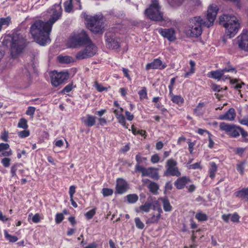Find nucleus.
I'll return each mask as SVG.
<instances>
[{
  "mask_svg": "<svg viewBox=\"0 0 248 248\" xmlns=\"http://www.w3.org/2000/svg\"><path fill=\"white\" fill-rule=\"evenodd\" d=\"M62 11L61 4H55L47 11L50 18L46 22L38 20L31 26L30 32L37 43L44 46L50 43L49 34L52 26L62 17Z\"/></svg>",
  "mask_w": 248,
  "mask_h": 248,
  "instance_id": "nucleus-1",
  "label": "nucleus"
},
{
  "mask_svg": "<svg viewBox=\"0 0 248 248\" xmlns=\"http://www.w3.org/2000/svg\"><path fill=\"white\" fill-rule=\"evenodd\" d=\"M68 44L69 47L72 48L86 46L83 50L77 54L76 58L78 60L90 58L94 56L96 52V46L93 43L89 35L84 30L70 37Z\"/></svg>",
  "mask_w": 248,
  "mask_h": 248,
  "instance_id": "nucleus-2",
  "label": "nucleus"
},
{
  "mask_svg": "<svg viewBox=\"0 0 248 248\" xmlns=\"http://www.w3.org/2000/svg\"><path fill=\"white\" fill-rule=\"evenodd\" d=\"M218 11V8L215 4H211L207 10L206 21H203L201 17H195L190 21V35L197 37L202 32V25L208 28L213 26Z\"/></svg>",
  "mask_w": 248,
  "mask_h": 248,
  "instance_id": "nucleus-3",
  "label": "nucleus"
},
{
  "mask_svg": "<svg viewBox=\"0 0 248 248\" xmlns=\"http://www.w3.org/2000/svg\"><path fill=\"white\" fill-rule=\"evenodd\" d=\"M25 43L22 35L14 32L6 35L2 42L3 45L11 47L12 55L21 53L24 47Z\"/></svg>",
  "mask_w": 248,
  "mask_h": 248,
  "instance_id": "nucleus-4",
  "label": "nucleus"
},
{
  "mask_svg": "<svg viewBox=\"0 0 248 248\" xmlns=\"http://www.w3.org/2000/svg\"><path fill=\"white\" fill-rule=\"evenodd\" d=\"M219 22L225 28L227 36L230 38L234 37L240 28L238 19L232 15L223 14L219 17Z\"/></svg>",
  "mask_w": 248,
  "mask_h": 248,
  "instance_id": "nucleus-5",
  "label": "nucleus"
},
{
  "mask_svg": "<svg viewBox=\"0 0 248 248\" xmlns=\"http://www.w3.org/2000/svg\"><path fill=\"white\" fill-rule=\"evenodd\" d=\"M145 14L151 20L155 21L164 20L163 13L160 11L158 0H151L149 7L145 11Z\"/></svg>",
  "mask_w": 248,
  "mask_h": 248,
  "instance_id": "nucleus-6",
  "label": "nucleus"
},
{
  "mask_svg": "<svg viewBox=\"0 0 248 248\" xmlns=\"http://www.w3.org/2000/svg\"><path fill=\"white\" fill-rule=\"evenodd\" d=\"M87 28L95 33H102L104 28V18L102 14L91 16L87 20Z\"/></svg>",
  "mask_w": 248,
  "mask_h": 248,
  "instance_id": "nucleus-7",
  "label": "nucleus"
},
{
  "mask_svg": "<svg viewBox=\"0 0 248 248\" xmlns=\"http://www.w3.org/2000/svg\"><path fill=\"white\" fill-rule=\"evenodd\" d=\"M219 128L221 131H225L232 138H237L238 137L241 131V128L240 127L224 122L220 124Z\"/></svg>",
  "mask_w": 248,
  "mask_h": 248,
  "instance_id": "nucleus-8",
  "label": "nucleus"
},
{
  "mask_svg": "<svg viewBox=\"0 0 248 248\" xmlns=\"http://www.w3.org/2000/svg\"><path fill=\"white\" fill-rule=\"evenodd\" d=\"M69 78V73L67 72H57L53 71L50 73L51 83L54 87H57Z\"/></svg>",
  "mask_w": 248,
  "mask_h": 248,
  "instance_id": "nucleus-9",
  "label": "nucleus"
},
{
  "mask_svg": "<svg viewBox=\"0 0 248 248\" xmlns=\"http://www.w3.org/2000/svg\"><path fill=\"white\" fill-rule=\"evenodd\" d=\"M158 171V169L154 167L146 168L143 166H138V171L141 173L142 176H148L155 180L159 178Z\"/></svg>",
  "mask_w": 248,
  "mask_h": 248,
  "instance_id": "nucleus-10",
  "label": "nucleus"
},
{
  "mask_svg": "<svg viewBox=\"0 0 248 248\" xmlns=\"http://www.w3.org/2000/svg\"><path fill=\"white\" fill-rule=\"evenodd\" d=\"M177 162L172 158L168 160L166 162L167 169L164 172V175L169 174L171 176H180L181 172L177 167Z\"/></svg>",
  "mask_w": 248,
  "mask_h": 248,
  "instance_id": "nucleus-11",
  "label": "nucleus"
},
{
  "mask_svg": "<svg viewBox=\"0 0 248 248\" xmlns=\"http://www.w3.org/2000/svg\"><path fill=\"white\" fill-rule=\"evenodd\" d=\"M237 44L239 48L245 51H248V31L243 30L237 37Z\"/></svg>",
  "mask_w": 248,
  "mask_h": 248,
  "instance_id": "nucleus-12",
  "label": "nucleus"
},
{
  "mask_svg": "<svg viewBox=\"0 0 248 248\" xmlns=\"http://www.w3.org/2000/svg\"><path fill=\"white\" fill-rule=\"evenodd\" d=\"M105 38L107 46L109 48L115 49L119 48V41L112 33L107 32L105 34Z\"/></svg>",
  "mask_w": 248,
  "mask_h": 248,
  "instance_id": "nucleus-13",
  "label": "nucleus"
},
{
  "mask_svg": "<svg viewBox=\"0 0 248 248\" xmlns=\"http://www.w3.org/2000/svg\"><path fill=\"white\" fill-rule=\"evenodd\" d=\"M158 32L164 38H166L170 42L174 41L176 40L175 31L173 28L158 29Z\"/></svg>",
  "mask_w": 248,
  "mask_h": 248,
  "instance_id": "nucleus-14",
  "label": "nucleus"
},
{
  "mask_svg": "<svg viewBox=\"0 0 248 248\" xmlns=\"http://www.w3.org/2000/svg\"><path fill=\"white\" fill-rule=\"evenodd\" d=\"M128 188L127 182L122 178H118L116 181V192L122 194L125 192Z\"/></svg>",
  "mask_w": 248,
  "mask_h": 248,
  "instance_id": "nucleus-15",
  "label": "nucleus"
},
{
  "mask_svg": "<svg viewBox=\"0 0 248 248\" xmlns=\"http://www.w3.org/2000/svg\"><path fill=\"white\" fill-rule=\"evenodd\" d=\"M166 64H163L162 61L159 59H155L153 62L146 64L145 69L146 70L150 69H164L166 67Z\"/></svg>",
  "mask_w": 248,
  "mask_h": 248,
  "instance_id": "nucleus-16",
  "label": "nucleus"
},
{
  "mask_svg": "<svg viewBox=\"0 0 248 248\" xmlns=\"http://www.w3.org/2000/svg\"><path fill=\"white\" fill-rule=\"evenodd\" d=\"M191 182V180L186 176L178 178L174 182V186L178 189H183L186 185Z\"/></svg>",
  "mask_w": 248,
  "mask_h": 248,
  "instance_id": "nucleus-17",
  "label": "nucleus"
},
{
  "mask_svg": "<svg viewBox=\"0 0 248 248\" xmlns=\"http://www.w3.org/2000/svg\"><path fill=\"white\" fill-rule=\"evenodd\" d=\"M236 116V113L233 108H230L225 114L220 115L219 119L221 120L233 121Z\"/></svg>",
  "mask_w": 248,
  "mask_h": 248,
  "instance_id": "nucleus-18",
  "label": "nucleus"
},
{
  "mask_svg": "<svg viewBox=\"0 0 248 248\" xmlns=\"http://www.w3.org/2000/svg\"><path fill=\"white\" fill-rule=\"evenodd\" d=\"M96 117L91 115H87L86 118L83 117L81 118L82 122L86 126L92 127L95 124Z\"/></svg>",
  "mask_w": 248,
  "mask_h": 248,
  "instance_id": "nucleus-19",
  "label": "nucleus"
},
{
  "mask_svg": "<svg viewBox=\"0 0 248 248\" xmlns=\"http://www.w3.org/2000/svg\"><path fill=\"white\" fill-rule=\"evenodd\" d=\"M209 165L210 168L208 170L209 177L213 179L215 176V173L217 171V167L214 162H211Z\"/></svg>",
  "mask_w": 248,
  "mask_h": 248,
  "instance_id": "nucleus-20",
  "label": "nucleus"
},
{
  "mask_svg": "<svg viewBox=\"0 0 248 248\" xmlns=\"http://www.w3.org/2000/svg\"><path fill=\"white\" fill-rule=\"evenodd\" d=\"M235 196L242 199H246L248 194V187L244 188L241 190L236 191L234 193Z\"/></svg>",
  "mask_w": 248,
  "mask_h": 248,
  "instance_id": "nucleus-21",
  "label": "nucleus"
},
{
  "mask_svg": "<svg viewBox=\"0 0 248 248\" xmlns=\"http://www.w3.org/2000/svg\"><path fill=\"white\" fill-rule=\"evenodd\" d=\"M223 80H225L226 79H230V83L232 85H235L234 86V88L235 89H239L242 88V85H244L243 82L242 84H240L238 83V80L234 78H230L228 76H223L222 77Z\"/></svg>",
  "mask_w": 248,
  "mask_h": 248,
  "instance_id": "nucleus-22",
  "label": "nucleus"
},
{
  "mask_svg": "<svg viewBox=\"0 0 248 248\" xmlns=\"http://www.w3.org/2000/svg\"><path fill=\"white\" fill-rule=\"evenodd\" d=\"M151 217H149L146 221V223L147 224H157L158 223L159 219L161 217H160V214H153L151 215Z\"/></svg>",
  "mask_w": 248,
  "mask_h": 248,
  "instance_id": "nucleus-23",
  "label": "nucleus"
},
{
  "mask_svg": "<svg viewBox=\"0 0 248 248\" xmlns=\"http://www.w3.org/2000/svg\"><path fill=\"white\" fill-rule=\"evenodd\" d=\"M222 76L223 75L220 70L212 71L208 74L209 77L218 80H220Z\"/></svg>",
  "mask_w": 248,
  "mask_h": 248,
  "instance_id": "nucleus-24",
  "label": "nucleus"
},
{
  "mask_svg": "<svg viewBox=\"0 0 248 248\" xmlns=\"http://www.w3.org/2000/svg\"><path fill=\"white\" fill-rule=\"evenodd\" d=\"M160 200L162 202L163 207L165 211L170 212L172 210V206L169 200L166 198H161Z\"/></svg>",
  "mask_w": 248,
  "mask_h": 248,
  "instance_id": "nucleus-25",
  "label": "nucleus"
},
{
  "mask_svg": "<svg viewBox=\"0 0 248 248\" xmlns=\"http://www.w3.org/2000/svg\"><path fill=\"white\" fill-rule=\"evenodd\" d=\"M171 100L174 103L177 105H182L184 103V100L180 95H176L173 94L170 95Z\"/></svg>",
  "mask_w": 248,
  "mask_h": 248,
  "instance_id": "nucleus-26",
  "label": "nucleus"
},
{
  "mask_svg": "<svg viewBox=\"0 0 248 248\" xmlns=\"http://www.w3.org/2000/svg\"><path fill=\"white\" fill-rule=\"evenodd\" d=\"M125 198L126 199L128 203L133 204L138 201L139 197L136 194H132L126 195Z\"/></svg>",
  "mask_w": 248,
  "mask_h": 248,
  "instance_id": "nucleus-27",
  "label": "nucleus"
},
{
  "mask_svg": "<svg viewBox=\"0 0 248 248\" xmlns=\"http://www.w3.org/2000/svg\"><path fill=\"white\" fill-rule=\"evenodd\" d=\"M148 187L150 191L155 194L157 193L158 190L159 189L158 185L154 182H150L148 186Z\"/></svg>",
  "mask_w": 248,
  "mask_h": 248,
  "instance_id": "nucleus-28",
  "label": "nucleus"
},
{
  "mask_svg": "<svg viewBox=\"0 0 248 248\" xmlns=\"http://www.w3.org/2000/svg\"><path fill=\"white\" fill-rule=\"evenodd\" d=\"M204 106V104L203 102H200L196 108L194 109V113L197 116H202L203 114L202 111V108Z\"/></svg>",
  "mask_w": 248,
  "mask_h": 248,
  "instance_id": "nucleus-29",
  "label": "nucleus"
},
{
  "mask_svg": "<svg viewBox=\"0 0 248 248\" xmlns=\"http://www.w3.org/2000/svg\"><path fill=\"white\" fill-rule=\"evenodd\" d=\"M11 18L8 16L6 18L2 17L0 18V31L1 30L3 26H8L11 23Z\"/></svg>",
  "mask_w": 248,
  "mask_h": 248,
  "instance_id": "nucleus-30",
  "label": "nucleus"
},
{
  "mask_svg": "<svg viewBox=\"0 0 248 248\" xmlns=\"http://www.w3.org/2000/svg\"><path fill=\"white\" fill-rule=\"evenodd\" d=\"M147 160V158L145 157H142L140 154H138L136 156V160L137 161V164L135 166V170L138 171V166H140V164L142 163L143 161H146Z\"/></svg>",
  "mask_w": 248,
  "mask_h": 248,
  "instance_id": "nucleus-31",
  "label": "nucleus"
},
{
  "mask_svg": "<svg viewBox=\"0 0 248 248\" xmlns=\"http://www.w3.org/2000/svg\"><path fill=\"white\" fill-rule=\"evenodd\" d=\"M4 234L5 237L10 242H16L18 240V238L16 236L9 234L6 230L4 231Z\"/></svg>",
  "mask_w": 248,
  "mask_h": 248,
  "instance_id": "nucleus-32",
  "label": "nucleus"
},
{
  "mask_svg": "<svg viewBox=\"0 0 248 248\" xmlns=\"http://www.w3.org/2000/svg\"><path fill=\"white\" fill-rule=\"evenodd\" d=\"M138 94L141 100L146 99L147 98V93L146 87H142L141 90L139 92Z\"/></svg>",
  "mask_w": 248,
  "mask_h": 248,
  "instance_id": "nucleus-33",
  "label": "nucleus"
},
{
  "mask_svg": "<svg viewBox=\"0 0 248 248\" xmlns=\"http://www.w3.org/2000/svg\"><path fill=\"white\" fill-rule=\"evenodd\" d=\"M63 5L65 12L70 13L72 11L73 8L72 0H69L64 2Z\"/></svg>",
  "mask_w": 248,
  "mask_h": 248,
  "instance_id": "nucleus-34",
  "label": "nucleus"
},
{
  "mask_svg": "<svg viewBox=\"0 0 248 248\" xmlns=\"http://www.w3.org/2000/svg\"><path fill=\"white\" fill-rule=\"evenodd\" d=\"M118 122L119 123L121 124L124 127L126 128H128V124H127L125 122V119L124 116L122 114L120 116H119L117 118Z\"/></svg>",
  "mask_w": 248,
  "mask_h": 248,
  "instance_id": "nucleus-35",
  "label": "nucleus"
},
{
  "mask_svg": "<svg viewBox=\"0 0 248 248\" xmlns=\"http://www.w3.org/2000/svg\"><path fill=\"white\" fill-rule=\"evenodd\" d=\"M18 127L24 129H27L28 127L27 121L24 118L20 119L18 123Z\"/></svg>",
  "mask_w": 248,
  "mask_h": 248,
  "instance_id": "nucleus-36",
  "label": "nucleus"
},
{
  "mask_svg": "<svg viewBox=\"0 0 248 248\" xmlns=\"http://www.w3.org/2000/svg\"><path fill=\"white\" fill-rule=\"evenodd\" d=\"M151 208V203L149 202H145L143 205L140 206V209L145 212H149Z\"/></svg>",
  "mask_w": 248,
  "mask_h": 248,
  "instance_id": "nucleus-37",
  "label": "nucleus"
},
{
  "mask_svg": "<svg viewBox=\"0 0 248 248\" xmlns=\"http://www.w3.org/2000/svg\"><path fill=\"white\" fill-rule=\"evenodd\" d=\"M195 217L200 221H206L208 218L206 214L202 213H197L195 216Z\"/></svg>",
  "mask_w": 248,
  "mask_h": 248,
  "instance_id": "nucleus-38",
  "label": "nucleus"
},
{
  "mask_svg": "<svg viewBox=\"0 0 248 248\" xmlns=\"http://www.w3.org/2000/svg\"><path fill=\"white\" fill-rule=\"evenodd\" d=\"M221 73H222V75H223L225 72H232L234 73L235 74L236 73L237 71L234 67L228 65V67H226L222 70H220Z\"/></svg>",
  "mask_w": 248,
  "mask_h": 248,
  "instance_id": "nucleus-39",
  "label": "nucleus"
},
{
  "mask_svg": "<svg viewBox=\"0 0 248 248\" xmlns=\"http://www.w3.org/2000/svg\"><path fill=\"white\" fill-rule=\"evenodd\" d=\"M113 191L112 189L104 188L102 190V193L104 197H107L112 195Z\"/></svg>",
  "mask_w": 248,
  "mask_h": 248,
  "instance_id": "nucleus-40",
  "label": "nucleus"
},
{
  "mask_svg": "<svg viewBox=\"0 0 248 248\" xmlns=\"http://www.w3.org/2000/svg\"><path fill=\"white\" fill-rule=\"evenodd\" d=\"M96 209L95 208L88 211L85 215L87 219H90L93 218L96 213Z\"/></svg>",
  "mask_w": 248,
  "mask_h": 248,
  "instance_id": "nucleus-41",
  "label": "nucleus"
},
{
  "mask_svg": "<svg viewBox=\"0 0 248 248\" xmlns=\"http://www.w3.org/2000/svg\"><path fill=\"white\" fill-rule=\"evenodd\" d=\"M58 59L59 62L62 63H68L70 62V58L69 56H59Z\"/></svg>",
  "mask_w": 248,
  "mask_h": 248,
  "instance_id": "nucleus-42",
  "label": "nucleus"
},
{
  "mask_svg": "<svg viewBox=\"0 0 248 248\" xmlns=\"http://www.w3.org/2000/svg\"><path fill=\"white\" fill-rule=\"evenodd\" d=\"M135 222L136 227L139 229H142L144 227V224L140 220L139 217H136L135 219Z\"/></svg>",
  "mask_w": 248,
  "mask_h": 248,
  "instance_id": "nucleus-43",
  "label": "nucleus"
},
{
  "mask_svg": "<svg viewBox=\"0 0 248 248\" xmlns=\"http://www.w3.org/2000/svg\"><path fill=\"white\" fill-rule=\"evenodd\" d=\"M10 162L11 159L8 157H4L1 161L2 165L5 168H8L10 166Z\"/></svg>",
  "mask_w": 248,
  "mask_h": 248,
  "instance_id": "nucleus-44",
  "label": "nucleus"
},
{
  "mask_svg": "<svg viewBox=\"0 0 248 248\" xmlns=\"http://www.w3.org/2000/svg\"><path fill=\"white\" fill-rule=\"evenodd\" d=\"M64 217L62 213H58L55 217V222L57 224L60 223L63 219Z\"/></svg>",
  "mask_w": 248,
  "mask_h": 248,
  "instance_id": "nucleus-45",
  "label": "nucleus"
},
{
  "mask_svg": "<svg viewBox=\"0 0 248 248\" xmlns=\"http://www.w3.org/2000/svg\"><path fill=\"white\" fill-rule=\"evenodd\" d=\"M239 218V215L236 213L231 214V220L233 222H238Z\"/></svg>",
  "mask_w": 248,
  "mask_h": 248,
  "instance_id": "nucleus-46",
  "label": "nucleus"
},
{
  "mask_svg": "<svg viewBox=\"0 0 248 248\" xmlns=\"http://www.w3.org/2000/svg\"><path fill=\"white\" fill-rule=\"evenodd\" d=\"M17 166L18 164H14L11 168V173L12 177H15L16 176V171L17 169Z\"/></svg>",
  "mask_w": 248,
  "mask_h": 248,
  "instance_id": "nucleus-47",
  "label": "nucleus"
},
{
  "mask_svg": "<svg viewBox=\"0 0 248 248\" xmlns=\"http://www.w3.org/2000/svg\"><path fill=\"white\" fill-rule=\"evenodd\" d=\"M35 111V108L33 107H29L26 111V114L31 116H33Z\"/></svg>",
  "mask_w": 248,
  "mask_h": 248,
  "instance_id": "nucleus-48",
  "label": "nucleus"
},
{
  "mask_svg": "<svg viewBox=\"0 0 248 248\" xmlns=\"http://www.w3.org/2000/svg\"><path fill=\"white\" fill-rule=\"evenodd\" d=\"M30 135L29 130H23L18 132V136L21 138H24Z\"/></svg>",
  "mask_w": 248,
  "mask_h": 248,
  "instance_id": "nucleus-49",
  "label": "nucleus"
},
{
  "mask_svg": "<svg viewBox=\"0 0 248 248\" xmlns=\"http://www.w3.org/2000/svg\"><path fill=\"white\" fill-rule=\"evenodd\" d=\"M160 157L157 154L153 155L151 158V161L153 164L157 163L159 162Z\"/></svg>",
  "mask_w": 248,
  "mask_h": 248,
  "instance_id": "nucleus-50",
  "label": "nucleus"
},
{
  "mask_svg": "<svg viewBox=\"0 0 248 248\" xmlns=\"http://www.w3.org/2000/svg\"><path fill=\"white\" fill-rule=\"evenodd\" d=\"M73 86L72 84H69L67 85L62 90V93H69L72 91Z\"/></svg>",
  "mask_w": 248,
  "mask_h": 248,
  "instance_id": "nucleus-51",
  "label": "nucleus"
},
{
  "mask_svg": "<svg viewBox=\"0 0 248 248\" xmlns=\"http://www.w3.org/2000/svg\"><path fill=\"white\" fill-rule=\"evenodd\" d=\"M244 163H241L239 164H237L236 166V170L238 171L239 172V173L241 174H243V173H244Z\"/></svg>",
  "mask_w": 248,
  "mask_h": 248,
  "instance_id": "nucleus-52",
  "label": "nucleus"
},
{
  "mask_svg": "<svg viewBox=\"0 0 248 248\" xmlns=\"http://www.w3.org/2000/svg\"><path fill=\"white\" fill-rule=\"evenodd\" d=\"M9 149V145L8 143H0V152Z\"/></svg>",
  "mask_w": 248,
  "mask_h": 248,
  "instance_id": "nucleus-53",
  "label": "nucleus"
},
{
  "mask_svg": "<svg viewBox=\"0 0 248 248\" xmlns=\"http://www.w3.org/2000/svg\"><path fill=\"white\" fill-rule=\"evenodd\" d=\"M1 139L4 141H8V132L4 130L3 133H1L0 136Z\"/></svg>",
  "mask_w": 248,
  "mask_h": 248,
  "instance_id": "nucleus-54",
  "label": "nucleus"
},
{
  "mask_svg": "<svg viewBox=\"0 0 248 248\" xmlns=\"http://www.w3.org/2000/svg\"><path fill=\"white\" fill-rule=\"evenodd\" d=\"M212 134L211 133H209V136H208L209 143L208 145V147L210 149H212L213 148L214 144H215L214 141H213V140L212 139Z\"/></svg>",
  "mask_w": 248,
  "mask_h": 248,
  "instance_id": "nucleus-55",
  "label": "nucleus"
},
{
  "mask_svg": "<svg viewBox=\"0 0 248 248\" xmlns=\"http://www.w3.org/2000/svg\"><path fill=\"white\" fill-rule=\"evenodd\" d=\"M189 169H202V167L200 166V163L197 162L194 164H193L192 165H189L188 167Z\"/></svg>",
  "mask_w": 248,
  "mask_h": 248,
  "instance_id": "nucleus-56",
  "label": "nucleus"
},
{
  "mask_svg": "<svg viewBox=\"0 0 248 248\" xmlns=\"http://www.w3.org/2000/svg\"><path fill=\"white\" fill-rule=\"evenodd\" d=\"M8 150V151L5 150L2 152L1 156H4L5 157L11 156L12 154V150L10 149Z\"/></svg>",
  "mask_w": 248,
  "mask_h": 248,
  "instance_id": "nucleus-57",
  "label": "nucleus"
},
{
  "mask_svg": "<svg viewBox=\"0 0 248 248\" xmlns=\"http://www.w3.org/2000/svg\"><path fill=\"white\" fill-rule=\"evenodd\" d=\"M245 151V148L238 147L237 148L235 151V153L240 156H242L243 153Z\"/></svg>",
  "mask_w": 248,
  "mask_h": 248,
  "instance_id": "nucleus-58",
  "label": "nucleus"
},
{
  "mask_svg": "<svg viewBox=\"0 0 248 248\" xmlns=\"http://www.w3.org/2000/svg\"><path fill=\"white\" fill-rule=\"evenodd\" d=\"M76 192V186H70L69 193L70 197H73V195Z\"/></svg>",
  "mask_w": 248,
  "mask_h": 248,
  "instance_id": "nucleus-59",
  "label": "nucleus"
},
{
  "mask_svg": "<svg viewBox=\"0 0 248 248\" xmlns=\"http://www.w3.org/2000/svg\"><path fill=\"white\" fill-rule=\"evenodd\" d=\"M221 218L224 221L228 223L229 221V220H231V214H224L222 216Z\"/></svg>",
  "mask_w": 248,
  "mask_h": 248,
  "instance_id": "nucleus-60",
  "label": "nucleus"
},
{
  "mask_svg": "<svg viewBox=\"0 0 248 248\" xmlns=\"http://www.w3.org/2000/svg\"><path fill=\"white\" fill-rule=\"evenodd\" d=\"M32 221L33 222L37 223L40 222V217L38 214H35L32 218Z\"/></svg>",
  "mask_w": 248,
  "mask_h": 248,
  "instance_id": "nucleus-61",
  "label": "nucleus"
},
{
  "mask_svg": "<svg viewBox=\"0 0 248 248\" xmlns=\"http://www.w3.org/2000/svg\"><path fill=\"white\" fill-rule=\"evenodd\" d=\"M125 114L127 120L131 121L134 119V115L128 111H126Z\"/></svg>",
  "mask_w": 248,
  "mask_h": 248,
  "instance_id": "nucleus-62",
  "label": "nucleus"
},
{
  "mask_svg": "<svg viewBox=\"0 0 248 248\" xmlns=\"http://www.w3.org/2000/svg\"><path fill=\"white\" fill-rule=\"evenodd\" d=\"M72 3L75 4L77 9H81V5L80 4V0H72Z\"/></svg>",
  "mask_w": 248,
  "mask_h": 248,
  "instance_id": "nucleus-63",
  "label": "nucleus"
},
{
  "mask_svg": "<svg viewBox=\"0 0 248 248\" xmlns=\"http://www.w3.org/2000/svg\"><path fill=\"white\" fill-rule=\"evenodd\" d=\"M212 89L215 92H220L222 90V88L219 86L217 84H213L212 85Z\"/></svg>",
  "mask_w": 248,
  "mask_h": 248,
  "instance_id": "nucleus-64",
  "label": "nucleus"
}]
</instances>
